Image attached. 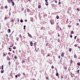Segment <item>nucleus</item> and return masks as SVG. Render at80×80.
I'll use <instances>...</instances> for the list:
<instances>
[{
    "instance_id": "7",
    "label": "nucleus",
    "mask_w": 80,
    "mask_h": 80,
    "mask_svg": "<svg viewBox=\"0 0 80 80\" xmlns=\"http://www.w3.org/2000/svg\"><path fill=\"white\" fill-rule=\"evenodd\" d=\"M57 72H56V76H58L59 74L58 72V70H56Z\"/></svg>"
},
{
    "instance_id": "4",
    "label": "nucleus",
    "mask_w": 80,
    "mask_h": 80,
    "mask_svg": "<svg viewBox=\"0 0 80 80\" xmlns=\"http://www.w3.org/2000/svg\"><path fill=\"white\" fill-rule=\"evenodd\" d=\"M64 52L62 53L61 55V57H64Z\"/></svg>"
},
{
    "instance_id": "63",
    "label": "nucleus",
    "mask_w": 80,
    "mask_h": 80,
    "mask_svg": "<svg viewBox=\"0 0 80 80\" xmlns=\"http://www.w3.org/2000/svg\"><path fill=\"white\" fill-rule=\"evenodd\" d=\"M33 80H35V79H34V78H33Z\"/></svg>"
},
{
    "instance_id": "60",
    "label": "nucleus",
    "mask_w": 80,
    "mask_h": 80,
    "mask_svg": "<svg viewBox=\"0 0 80 80\" xmlns=\"http://www.w3.org/2000/svg\"><path fill=\"white\" fill-rule=\"evenodd\" d=\"M73 76L72 75H71V77L72 78L73 77Z\"/></svg>"
},
{
    "instance_id": "33",
    "label": "nucleus",
    "mask_w": 80,
    "mask_h": 80,
    "mask_svg": "<svg viewBox=\"0 0 80 80\" xmlns=\"http://www.w3.org/2000/svg\"><path fill=\"white\" fill-rule=\"evenodd\" d=\"M46 79H49V78H48V77H46Z\"/></svg>"
},
{
    "instance_id": "36",
    "label": "nucleus",
    "mask_w": 80,
    "mask_h": 80,
    "mask_svg": "<svg viewBox=\"0 0 80 80\" xmlns=\"http://www.w3.org/2000/svg\"><path fill=\"white\" fill-rule=\"evenodd\" d=\"M7 19V17H5V20H6V19Z\"/></svg>"
},
{
    "instance_id": "55",
    "label": "nucleus",
    "mask_w": 80,
    "mask_h": 80,
    "mask_svg": "<svg viewBox=\"0 0 80 80\" xmlns=\"http://www.w3.org/2000/svg\"><path fill=\"white\" fill-rule=\"evenodd\" d=\"M45 2H46L47 3V0H45Z\"/></svg>"
},
{
    "instance_id": "32",
    "label": "nucleus",
    "mask_w": 80,
    "mask_h": 80,
    "mask_svg": "<svg viewBox=\"0 0 80 80\" xmlns=\"http://www.w3.org/2000/svg\"><path fill=\"white\" fill-rule=\"evenodd\" d=\"M49 44L48 42H47L46 44V45H48Z\"/></svg>"
},
{
    "instance_id": "54",
    "label": "nucleus",
    "mask_w": 80,
    "mask_h": 80,
    "mask_svg": "<svg viewBox=\"0 0 80 80\" xmlns=\"http://www.w3.org/2000/svg\"><path fill=\"white\" fill-rule=\"evenodd\" d=\"M6 37H8V34L6 35Z\"/></svg>"
},
{
    "instance_id": "30",
    "label": "nucleus",
    "mask_w": 80,
    "mask_h": 80,
    "mask_svg": "<svg viewBox=\"0 0 80 80\" xmlns=\"http://www.w3.org/2000/svg\"><path fill=\"white\" fill-rule=\"evenodd\" d=\"M68 27H71V26L70 25H68Z\"/></svg>"
},
{
    "instance_id": "62",
    "label": "nucleus",
    "mask_w": 80,
    "mask_h": 80,
    "mask_svg": "<svg viewBox=\"0 0 80 80\" xmlns=\"http://www.w3.org/2000/svg\"><path fill=\"white\" fill-rule=\"evenodd\" d=\"M56 24H57V25H58V23H56Z\"/></svg>"
},
{
    "instance_id": "64",
    "label": "nucleus",
    "mask_w": 80,
    "mask_h": 80,
    "mask_svg": "<svg viewBox=\"0 0 80 80\" xmlns=\"http://www.w3.org/2000/svg\"><path fill=\"white\" fill-rule=\"evenodd\" d=\"M9 48V49H10L11 48Z\"/></svg>"
},
{
    "instance_id": "61",
    "label": "nucleus",
    "mask_w": 80,
    "mask_h": 80,
    "mask_svg": "<svg viewBox=\"0 0 80 80\" xmlns=\"http://www.w3.org/2000/svg\"><path fill=\"white\" fill-rule=\"evenodd\" d=\"M68 19H67V21H68Z\"/></svg>"
},
{
    "instance_id": "34",
    "label": "nucleus",
    "mask_w": 80,
    "mask_h": 80,
    "mask_svg": "<svg viewBox=\"0 0 80 80\" xmlns=\"http://www.w3.org/2000/svg\"><path fill=\"white\" fill-rule=\"evenodd\" d=\"M18 77H20V74H18Z\"/></svg>"
},
{
    "instance_id": "52",
    "label": "nucleus",
    "mask_w": 80,
    "mask_h": 80,
    "mask_svg": "<svg viewBox=\"0 0 80 80\" xmlns=\"http://www.w3.org/2000/svg\"><path fill=\"white\" fill-rule=\"evenodd\" d=\"M6 56V54H3V56Z\"/></svg>"
},
{
    "instance_id": "19",
    "label": "nucleus",
    "mask_w": 80,
    "mask_h": 80,
    "mask_svg": "<svg viewBox=\"0 0 80 80\" xmlns=\"http://www.w3.org/2000/svg\"><path fill=\"white\" fill-rule=\"evenodd\" d=\"M14 58H15L16 59H17V58H18L17 56H14Z\"/></svg>"
},
{
    "instance_id": "53",
    "label": "nucleus",
    "mask_w": 80,
    "mask_h": 80,
    "mask_svg": "<svg viewBox=\"0 0 80 80\" xmlns=\"http://www.w3.org/2000/svg\"><path fill=\"white\" fill-rule=\"evenodd\" d=\"M58 37H60V35H59V34H58Z\"/></svg>"
},
{
    "instance_id": "16",
    "label": "nucleus",
    "mask_w": 80,
    "mask_h": 80,
    "mask_svg": "<svg viewBox=\"0 0 80 80\" xmlns=\"http://www.w3.org/2000/svg\"><path fill=\"white\" fill-rule=\"evenodd\" d=\"M69 52H71L72 51V48H69Z\"/></svg>"
},
{
    "instance_id": "41",
    "label": "nucleus",
    "mask_w": 80,
    "mask_h": 80,
    "mask_svg": "<svg viewBox=\"0 0 80 80\" xmlns=\"http://www.w3.org/2000/svg\"><path fill=\"white\" fill-rule=\"evenodd\" d=\"M72 62H72V60H71V61L70 63H72Z\"/></svg>"
},
{
    "instance_id": "14",
    "label": "nucleus",
    "mask_w": 80,
    "mask_h": 80,
    "mask_svg": "<svg viewBox=\"0 0 80 80\" xmlns=\"http://www.w3.org/2000/svg\"><path fill=\"white\" fill-rule=\"evenodd\" d=\"M4 71H3V70H2L1 72V73H4Z\"/></svg>"
},
{
    "instance_id": "48",
    "label": "nucleus",
    "mask_w": 80,
    "mask_h": 80,
    "mask_svg": "<svg viewBox=\"0 0 80 80\" xmlns=\"http://www.w3.org/2000/svg\"><path fill=\"white\" fill-rule=\"evenodd\" d=\"M72 73H70V75H71V76H72Z\"/></svg>"
},
{
    "instance_id": "44",
    "label": "nucleus",
    "mask_w": 80,
    "mask_h": 80,
    "mask_svg": "<svg viewBox=\"0 0 80 80\" xmlns=\"http://www.w3.org/2000/svg\"><path fill=\"white\" fill-rule=\"evenodd\" d=\"M18 77V76H17V75H16V76H15V77L17 78Z\"/></svg>"
},
{
    "instance_id": "43",
    "label": "nucleus",
    "mask_w": 80,
    "mask_h": 80,
    "mask_svg": "<svg viewBox=\"0 0 80 80\" xmlns=\"http://www.w3.org/2000/svg\"><path fill=\"white\" fill-rule=\"evenodd\" d=\"M77 44H75V45H74V46L75 47H77Z\"/></svg>"
},
{
    "instance_id": "58",
    "label": "nucleus",
    "mask_w": 80,
    "mask_h": 80,
    "mask_svg": "<svg viewBox=\"0 0 80 80\" xmlns=\"http://www.w3.org/2000/svg\"><path fill=\"white\" fill-rule=\"evenodd\" d=\"M48 56H50V55L49 54H48Z\"/></svg>"
},
{
    "instance_id": "17",
    "label": "nucleus",
    "mask_w": 80,
    "mask_h": 80,
    "mask_svg": "<svg viewBox=\"0 0 80 80\" xmlns=\"http://www.w3.org/2000/svg\"><path fill=\"white\" fill-rule=\"evenodd\" d=\"M8 8V6H7V5H6L5 7H4V8H5V9H7Z\"/></svg>"
},
{
    "instance_id": "10",
    "label": "nucleus",
    "mask_w": 80,
    "mask_h": 80,
    "mask_svg": "<svg viewBox=\"0 0 80 80\" xmlns=\"http://www.w3.org/2000/svg\"><path fill=\"white\" fill-rule=\"evenodd\" d=\"M46 5L47 6L48 5V0H47V2L46 3Z\"/></svg>"
},
{
    "instance_id": "26",
    "label": "nucleus",
    "mask_w": 80,
    "mask_h": 80,
    "mask_svg": "<svg viewBox=\"0 0 80 80\" xmlns=\"http://www.w3.org/2000/svg\"><path fill=\"white\" fill-rule=\"evenodd\" d=\"M77 10L78 11H79L80 10V9H79V8H77Z\"/></svg>"
},
{
    "instance_id": "39",
    "label": "nucleus",
    "mask_w": 80,
    "mask_h": 80,
    "mask_svg": "<svg viewBox=\"0 0 80 80\" xmlns=\"http://www.w3.org/2000/svg\"><path fill=\"white\" fill-rule=\"evenodd\" d=\"M58 58L59 59H60V56H58Z\"/></svg>"
},
{
    "instance_id": "42",
    "label": "nucleus",
    "mask_w": 80,
    "mask_h": 80,
    "mask_svg": "<svg viewBox=\"0 0 80 80\" xmlns=\"http://www.w3.org/2000/svg\"><path fill=\"white\" fill-rule=\"evenodd\" d=\"M25 61H24L23 60L22 61V64H23V62H25Z\"/></svg>"
},
{
    "instance_id": "51",
    "label": "nucleus",
    "mask_w": 80,
    "mask_h": 80,
    "mask_svg": "<svg viewBox=\"0 0 80 80\" xmlns=\"http://www.w3.org/2000/svg\"><path fill=\"white\" fill-rule=\"evenodd\" d=\"M23 75L25 76V74L24 73H23Z\"/></svg>"
},
{
    "instance_id": "29",
    "label": "nucleus",
    "mask_w": 80,
    "mask_h": 80,
    "mask_svg": "<svg viewBox=\"0 0 80 80\" xmlns=\"http://www.w3.org/2000/svg\"><path fill=\"white\" fill-rule=\"evenodd\" d=\"M20 22H21V23H22V22H23V20H20Z\"/></svg>"
},
{
    "instance_id": "6",
    "label": "nucleus",
    "mask_w": 80,
    "mask_h": 80,
    "mask_svg": "<svg viewBox=\"0 0 80 80\" xmlns=\"http://www.w3.org/2000/svg\"><path fill=\"white\" fill-rule=\"evenodd\" d=\"M30 45L31 46H33V43L32 42H30Z\"/></svg>"
},
{
    "instance_id": "40",
    "label": "nucleus",
    "mask_w": 80,
    "mask_h": 80,
    "mask_svg": "<svg viewBox=\"0 0 80 80\" xmlns=\"http://www.w3.org/2000/svg\"><path fill=\"white\" fill-rule=\"evenodd\" d=\"M60 3H61V2H60V1H59L58 2V4L60 5Z\"/></svg>"
},
{
    "instance_id": "28",
    "label": "nucleus",
    "mask_w": 80,
    "mask_h": 80,
    "mask_svg": "<svg viewBox=\"0 0 80 80\" xmlns=\"http://www.w3.org/2000/svg\"><path fill=\"white\" fill-rule=\"evenodd\" d=\"M13 47V44H12V46H10V47Z\"/></svg>"
},
{
    "instance_id": "35",
    "label": "nucleus",
    "mask_w": 80,
    "mask_h": 80,
    "mask_svg": "<svg viewBox=\"0 0 80 80\" xmlns=\"http://www.w3.org/2000/svg\"><path fill=\"white\" fill-rule=\"evenodd\" d=\"M77 36H75L74 37V39H76V38H77Z\"/></svg>"
},
{
    "instance_id": "18",
    "label": "nucleus",
    "mask_w": 80,
    "mask_h": 80,
    "mask_svg": "<svg viewBox=\"0 0 80 80\" xmlns=\"http://www.w3.org/2000/svg\"><path fill=\"white\" fill-rule=\"evenodd\" d=\"M77 56H76V54H75L74 56V58H77Z\"/></svg>"
},
{
    "instance_id": "47",
    "label": "nucleus",
    "mask_w": 80,
    "mask_h": 80,
    "mask_svg": "<svg viewBox=\"0 0 80 80\" xmlns=\"http://www.w3.org/2000/svg\"><path fill=\"white\" fill-rule=\"evenodd\" d=\"M79 24V23H77V25L78 26Z\"/></svg>"
},
{
    "instance_id": "1",
    "label": "nucleus",
    "mask_w": 80,
    "mask_h": 80,
    "mask_svg": "<svg viewBox=\"0 0 80 80\" xmlns=\"http://www.w3.org/2000/svg\"><path fill=\"white\" fill-rule=\"evenodd\" d=\"M50 22L51 24H54V20L53 19H51Z\"/></svg>"
},
{
    "instance_id": "38",
    "label": "nucleus",
    "mask_w": 80,
    "mask_h": 80,
    "mask_svg": "<svg viewBox=\"0 0 80 80\" xmlns=\"http://www.w3.org/2000/svg\"><path fill=\"white\" fill-rule=\"evenodd\" d=\"M25 27H26V26H24V29H25Z\"/></svg>"
},
{
    "instance_id": "21",
    "label": "nucleus",
    "mask_w": 80,
    "mask_h": 80,
    "mask_svg": "<svg viewBox=\"0 0 80 80\" xmlns=\"http://www.w3.org/2000/svg\"><path fill=\"white\" fill-rule=\"evenodd\" d=\"M41 8V5L38 6V8H39V9H40V8Z\"/></svg>"
},
{
    "instance_id": "11",
    "label": "nucleus",
    "mask_w": 80,
    "mask_h": 80,
    "mask_svg": "<svg viewBox=\"0 0 80 80\" xmlns=\"http://www.w3.org/2000/svg\"><path fill=\"white\" fill-rule=\"evenodd\" d=\"M8 33H10V32H11V30H10V29H8Z\"/></svg>"
},
{
    "instance_id": "31",
    "label": "nucleus",
    "mask_w": 80,
    "mask_h": 80,
    "mask_svg": "<svg viewBox=\"0 0 80 80\" xmlns=\"http://www.w3.org/2000/svg\"><path fill=\"white\" fill-rule=\"evenodd\" d=\"M8 55H10V54H11V52H8Z\"/></svg>"
},
{
    "instance_id": "5",
    "label": "nucleus",
    "mask_w": 80,
    "mask_h": 80,
    "mask_svg": "<svg viewBox=\"0 0 80 80\" xmlns=\"http://www.w3.org/2000/svg\"><path fill=\"white\" fill-rule=\"evenodd\" d=\"M8 3H10V2H12L13 0H7Z\"/></svg>"
},
{
    "instance_id": "57",
    "label": "nucleus",
    "mask_w": 80,
    "mask_h": 80,
    "mask_svg": "<svg viewBox=\"0 0 80 80\" xmlns=\"http://www.w3.org/2000/svg\"><path fill=\"white\" fill-rule=\"evenodd\" d=\"M10 52L12 51V49H10Z\"/></svg>"
},
{
    "instance_id": "37",
    "label": "nucleus",
    "mask_w": 80,
    "mask_h": 80,
    "mask_svg": "<svg viewBox=\"0 0 80 80\" xmlns=\"http://www.w3.org/2000/svg\"><path fill=\"white\" fill-rule=\"evenodd\" d=\"M54 68V66H52V69H53Z\"/></svg>"
},
{
    "instance_id": "24",
    "label": "nucleus",
    "mask_w": 80,
    "mask_h": 80,
    "mask_svg": "<svg viewBox=\"0 0 80 80\" xmlns=\"http://www.w3.org/2000/svg\"><path fill=\"white\" fill-rule=\"evenodd\" d=\"M11 64V62L10 61H9L8 62V64L9 65H10V64Z\"/></svg>"
},
{
    "instance_id": "25",
    "label": "nucleus",
    "mask_w": 80,
    "mask_h": 80,
    "mask_svg": "<svg viewBox=\"0 0 80 80\" xmlns=\"http://www.w3.org/2000/svg\"><path fill=\"white\" fill-rule=\"evenodd\" d=\"M13 48L14 49H16V47H13Z\"/></svg>"
},
{
    "instance_id": "12",
    "label": "nucleus",
    "mask_w": 80,
    "mask_h": 80,
    "mask_svg": "<svg viewBox=\"0 0 80 80\" xmlns=\"http://www.w3.org/2000/svg\"><path fill=\"white\" fill-rule=\"evenodd\" d=\"M12 2V6H14V5H15V3H14V2Z\"/></svg>"
},
{
    "instance_id": "49",
    "label": "nucleus",
    "mask_w": 80,
    "mask_h": 80,
    "mask_svg": "<svg viewBox=\"0 0 80 80\" xmlns=\"http://www.w3.org/2000/svg\"><path fill=\"white\" fill-rule=\"evenodd\" d=\"M12 52H13V53H15V52L14 51H12Z\"/></svg>"
},
{
    "instance_id": "22",
    "label": "nucleus",
    "mask_w": 80,
    "mask_h": 80,
    "mask_svg": "<svg viewBox=\"0 0 80 80\" xmlns=\"http://www.w3.org/2000/svg\"><path fill=\"white\" fill-rule=\"evenodd\" d=\"M56 18H57V19H59V17L58 15H57L56 16Z\"/></svg>"
},
{
    "instance_id": "27",
    "label": "nucleus",
    "mask_w": 80,
    "mask_h": 80,
    "mask_svg": "<svg viewBox=\"0 0 80 80\" xmlns=\"http://www.w3.org/2000/svg\"><path fill=\"white\" fill-rule=\"evenodd\" d=\"M78 65H79V66H80V62L78 63V62L77 63Z\"/></svg>"
},
{
    "instance_id": "46",
    "label": "nucleus",
    "mask_w": 80,
    "mask_h": 80,
    "mask_svg": "<svg viewBox=\"0 0 80 80\" xmlns=\"http://www.w3.org/2000/svg\"><path fill=\"white\" fill-rule=\"evenodd\" d=\"M55 2L57 3V0L55 1Z\"/></svg>"
},
{
    "instance_id": "9",
    "label": "nucleus",
    "mask_w": 80,
    "mask_h": 80,
    "mask_svg": "<svg viewBox=\"0 0 80 80\" xmlns=\"http://www.w3.org/2000/svg\"><path fill=\"white\" fill-rule=\"evenodd\" d=\"M15 21L13 20V18H12V19H11V22H14Z\"/></svg>"
},
{
    "instance_id": "8",
    "label": "nucleus",
    "mask_w": 80,
    "mask_h": 80,
    "mask_svg": "<svg viewBox=\"0 0 80 80\" xmlns=\"http://www.w3.org/2000/svg\"><path fill=\"white\" fill-rule=\"evenodd\" d=\"M37 42H34V46H35V47H36V46L37 45Z\"/></svg>"
},
{
    "instance_id": "59",
    "label": "nucleus",
    "mask_w": 80,
    "mask_h": 80,
    "mask_svg": "<svg viewBox=\"0 0 80 80\" xmlns=\"http://www.w3.org/2000/svg\"><path fill=\"white\" fill-rule=\"evenodd\" d=\"M77 71H78V72H79V70H78Z\"/></svg>"
},
{
    "instance_id": "23",
    "label": "nucleus",
    "mask_w": 80,
    "mask_h": 80,
    "mask_svg": "<svg viewBox=\"0 0 80 80\" xmlns=\"http://www.w3.org/2000/svg\"><path fill=\"white\" fill-rule=\"evenodd\" d=\"M16 40H18H18H19V38H18V37L16 38Z\"/></svg>"
},
{
    "instance_id": "13",
    "label": "nucleus",
    "mask_w": 80,
    "mask_h": 80,
    "mask_svg": "<svg viewBox=\"0 0 80 80\" xmlns=\"http://www.w3.org/2000/svg\"><path fill=\"white\" fill-rule=\"evenodd\" d=\"M1 67H2V68H1L3 70V65H2V66Z\"/></svg>"
},
{
    "instance_id": "15",
    "label": "nucleus",
    "mask_w": 80,
    "mask_h": 80,
    "mask_svg": "<svg viewBox=\"0 0 80 80\" xmlns=\"http://www.w3.org/2000/svg\"><path fill=\"white\" fill-rule=\"evenodd\" d=\"M71 33L72 34H73V33H74V32L73 31H71Z\"/></svg>"
},
{
    "instance_id": "2",
    "label": "nucleus",
    "mask_w": 80,
    "mask_h": 80,
    "mask_svg": "<svg viewBox=\"0 0 80 80\" xmlns=\"http://www.w3.org/2000/svg\"><path fill=\"white\" fill-rule=\"evenodd\" d=\"M7 60L8 61H10V58H9V56H8L7 57Z\"/></svg>"
},
{
    "instance_id": "56",
    "label": "nucleus",
    "mask_w": 80,
    "mask_h": 80,
    "mask_svg": "<svg viewBox=\"0 0 80 80\" xmlns=\"http://www.w3.org/2000/svg\"><path fill=\"white\" fill-rule=\"evenodd\" d=\"M70 37L72 38V35H70Z\"/></svg>"
},
{
    "instance_id": "45",
    "label": "nucleus",
    "mask_w": 80,
    "mask_h": 80,
    "mask_svg": "<svg viewBox=\"0 0 80 80\" xmlns=\"http://www.w3.org/2000/svg\"><path fill=\"white\" fill-rule=\"evenodd\" d=\"M25 21L26 22H27V19H25Z\"/></svg>"
},
{
    "instance_id": "50",
    "label": "nucleus",
    "mask_w": 80,
    "mask_h": 80,
    "mask_svg": "<svg viewBox=\"0 0 80 80\" xmlns=\"http://www.w3.org/2000/svg\"><path fill=\"white\" fill-rule=\"evenodd\" d=\"M77 41H78V40H79V41L80 40V39H79V38L78 39H77Z\"/></svg>"
},
{
    "instance_id": "20",
    "label": "nucleus",
    "mask_w": 80,
    "mask_h": 80,
    "mask_svg": "<svg viewBox=\"0 0 80 80\" xmlns=\"http://www.w3.org/2000/svg\"><path fill=\"white\" fill-rule=\"evenodd\" d=\"M1 9H3V6H1Z\"/></svg>"
},
{
    "instance_id": "3",
    "label": "nucleus",
    "mask_w": 80,
    "mask_h": 80,
    "mask_svg": "<svg viewBox=\"0 0 80 80\" xmlns=\"http://www.w3.org/2000/svg\"><path fill=\"white\" fill-rule=\"evenodd\" d=\"M28 36L30 38H32V36L30 34V33H29V32H28Z\"/></svg>"
}]
</instances>
